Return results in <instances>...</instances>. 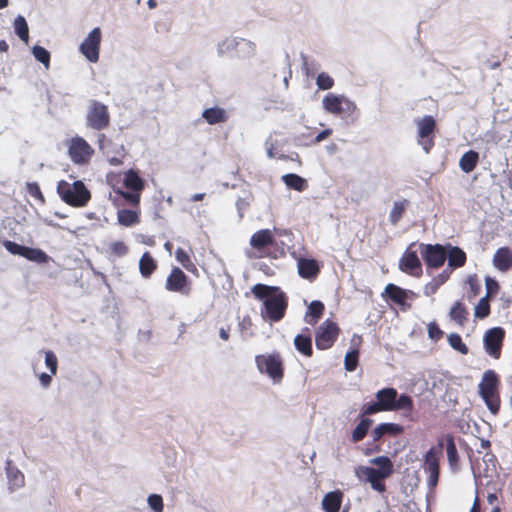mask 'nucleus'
Masks as SVG:
<instances>
[{
  "label": "nucleus",
  "instance_id": "obj_19",
  "mask_svg": "<svg viewBox=\"0 0 512 512\" xmlns=\"http://www.w3.org/2000/svg\"><path fill=\"white\" fill-rule=\"evenodd\" d=\"M249 243L253 249L262 251L265 248L274 246L276 244V240L272 230L261 229L252 234Z\"/></svg>",
  "mask_w": 512,
  "mask_h": 512
},
{
  "label": "nucleus",
  "instance_id": "obj_24",
  "mask_svg": "<svg viewBox=\"0 0 512 512\" xmlns=\"http://www.w3.org/2000/svg\"><path fill=\"white\" fill-rule=\"evenodd\" d=\"M492 263L494 267L501 271L506 272L512 267V250L510 247L503 246L496 250Z\"/></svg>",
  "mask_w": 512,
  "mask_h": 512
},
{
  "label": "nucleus",
  "instance_id": "obj_32",
  "mask_svg": "<svg viewBox=\"0 0 512 512\" xmlns=\"http://www.w3.org/2000/svg\"><path fill=\"white\" fill-rule=\"evenodd\" d=\"M203 119L210 125L223 123L227 120L226 111L220 107H210L202 112Z\"/></svg>",
  "mask_w": 512,
  "mask_h": 512
},
{
  "label": "nucleus",
  "instance_id": "obj_28",
  "mask_svg": "<svg viewBox=\"0 0 512 512\" xmlns=\"http://www.w3.org/2000/svg\"><path fill=\"white\" fill-rule=\"evenodd\" d=\"M445 449L447 454L448 464L453 472L459 470V454L452 434L445 436Z\"/></svg>",
  "mask_w": 512,
  "mask_h": 512
},
{
  "label": "nucleus",
  "instance_id": "obj_61",
  "mask_svg": "<svg viewBox=\"0 0 512 512\" xmlns=\"http://www.w3.org/2000/svg\"><path fill=\"white\" fill-rule=\"evenodd\" d=\"M250 202L247 198H238L235 205L239 215V218H243V213L246 208L249 206Z\"/></svg>",
  "mask_w": 512,
  "mask_h": 512
},
{
  "label": "nucleus",
  "instance_id": "obj_50",
  "mask_svg": "<svg viewBox=\"0 0 512 512\" xmlns=\"http://www.w3.org/2000/svg\"><path fill=\"white\" fill-rule=\"evenodd\" d=\"M316 85L319 90H329L334 86V79L326 72H321L316 78Z\"/></svg>",
  "mask_w": 512,
  "mask_h": 512
},
{
  "label": "nucleus",
  "instance_id": "obj_35",
  "mask_svg": "<svg viewBox=\"0 0 512 512\" xmlns=\"http://www.w3.org/2000/svg\"><path fill=\"white\" fill-rule=\"evenodd\" d=\"M451 271L449 269L443 270L439 275L434 277L430 282H428L424 287V294L426 296L433 295L437 292L439 287L443 285L450 277Z\"/></svg>",
  "mask_w": 512,
  "mask_h": 512
},
{
  "label": "nucleus",
  "instance_id": "obj_17",
  "mask_svg": "<svg viewBox=\"0 0 512 512\" xmlns=\"http://www.w3.org/2000/svg\"><path fill=\"white\" fill-rule=\"evenodd\" d=\"M298 274L307 280H314L320 273V264L313 258L301 257L297 260Z\"/></svg>",
  "mask_w": 512,
  "mask_h": 512
},
{
  "label": "nucleus",
  "instance_id": "obj_30",
  "mask_svg": "<svg viewBox=\"0 0 512 512\" xmlns=\"http://www.w3.org/2000/svg\"><path fill=\"white\" fill-rule=\"evenodd\" d=\"M479 153L475 150H468L466 151L459 160V167L464 173H470L472 172L478 162H479Z\"/></svg>",
  "mask_w": 512,
  "mask_h": 512
},
{
  "label": "nucleus",
  "instance_id": "obj_25",
  "mask_svg": "<svg viewBox=\"0 0 512 512\" xmlns=\"http://www.w3.org/2000/svg\"><path fill=\"white\" fill-rule=\"evenodd\" d=\"M5 470L8 479L9 490L11 492H14L15 490L24 486V475L15 465H13L11 460L6 461Z\"/></svg>",
  "mask_w": 512,
  "mask_h": 512
},
{
  "label": "nucleus",
  "instance_id": "obj_2",
  "mask_svg": "<svg viewBox=\"0 0 512 512\" xmlns=\"http://www.w3.org/2000/svg\"><path fill=\"white\" fill-rule=\"evenodd\" d=\"M57 193L60 199L72 207H84L91 199V193L81 180L72 184L61 180L57 184Z\"/></svg>",
  "mask_w": 512,
  "mask_h": 512
},
{
  "label": "nucleus",
  "instance_id": "obj_40",
  "mask_svg": "<svg viewBox=\"0 0 512 512\" xmlns=\"http://www.w3.org/2000/svg\"><path fill=\"white\" fill-rule=\"evenodd\" d=\"M14 33L24 43L29 42V26L24 16L18 15L13 22Z\"/></svg>",
  "mask_w": 512,
  "mask_h": 512
},
{
  "label": "nucleus",
  "instance_id": "obj_1",
  "mask_svg": "<svg viewBox=\"0 0 512 512\" xmlns=\"http://www.w3.org/2000/svg\"><path fill=\"white\" fill-rule=\"evenodd\" d=\"M251 292L257 300L262 301L261 316L265 321L279 322L284 318L288 297L280 287L257 283Z\"/></svg>",
  "mask_w": 512,
  "mask_h": 512
},
{
  "label": "nucleus",
  "instance_id": "obj_10",
  "mask_svg": "<svg viewBox=\"0 0 512 512\" xmlns=\"http://www.w3.org/2000/svg\"><path fill=\"white\" fill-rule=\"evenodd\" d=\"M504 338L505 330L502 327L497 326L488 329L483 336L485 352L492 358L499 359Z\"/></svg>",
  "mask_w": 512,
  "mask_h": 512
},
{
  "label": "nucleus",
  "instance_id": "obj_15",
  "mask_svg": "<svg viewBox=\"0 0 512 512\" xmlns=\"http://www.w3.org/2000/svg\"><path fill=\"white\" fill-rule=\"evenodd\" d=\"M369 462L376 467L367 466L368 472L380 476V479H387L394 473L393 462L388 456H377L370 459Z\"/></svg>",
  "mask_w": 512,
  "mask_h": 512
},
{
  "label": "nucleus",
  "instance_id": "obj_52",
  "mask_svg": "<svg viewBox=\"0 0 512 512\" xmlns=\"http://www.w3.org/2000/svg\"><path fill=\"white\" fill-rule=\"evenodd\" d=\"M147 504L153 512H163V498L160 494H150L147 498Z\"/></svg>",
  "mask_w": 512,
  "mask_h": 512
},
{
  "label": "nucleus",
  "instance_id": "obj_49",
  "mask_svg": "<svg viewBox=\"0 0 512 512\" xmlns=\"http://www.w3.org/2000/svg\"><path fill=\"white\" fill-rule=\"evenodd\" d=\"M116 193L121 195L129 204L133 206H138L140 203V191L119 189L116 191Z\"/></svg>",
  "mask_w": 512,
  "mask_h": 512
},
{
  "label": "nucleus",
  "instance_id": "obj_34",
  "mask_svg": "<svg viewBox=\"0 0 512 512\" xmlns=\"http://www.w3.org/2000/svg\"><path fill=\"white\" fill-rule=\"evenodd\" d=\"M256 53V45L254 42L240 38L237 45L235 57L238 59H249Z\"/></svg>",
  "mask_w": 512,
  "mask_h": 512
},
{
  "label": "nucleus",
  "instance_id": "obj_60",
  "mask_svg": "<svg viewBox=\"0 0 512 512\" xmlns=\"http://www.w3.org/2000/svg\"><path fill=\"white\" fill-rule=\"evenodd\" d=\"M467 283L472 293L471 297L477 296L481 291V284L478 281L477 275H469Z\"/></svg>",
  "mask_w": 512,
  "mask_h": 512
},
{
  "label": "nucleus",
  "instance_id": "obj_29",
  "mask_svg": "<svg viewBox=\"0 0 512 512\" xmlns=\"http://www.w3.org/2000/svg\"><path fill=\"white\" fill-rule=\"evenodd\" d=\"M123 185L128 190L142 192L145 187V181L141 178L137 170L129 169L124 173Z\"/></svg>",
  "mask_w": 512,
  "mask_h": 512
},
{
  "label": "nucleus",
  "instance_id": "obj_39",
  "mask_svg": "<svg viewBox=\"0 0 512 512\" xmlns=\"http://www.w3.org/2000/svg\"><path fill=\"white\" fill-rule=\"evenodd\" d=\"M157 264L149 252H144L139 260V271L144 278H149Z\"/></svg>",
  "mask_w": 512,
  "mask_h": 512
},
{
  "label": "nucleus",
  "instance_id": "obj_20",
  "mask_svg": "<svg viewBox=\"0 0 512 512\" xmlns=\"http://www.w3.org/2000/svg\"><path fill=\"white\" fill-rule=\"evenodd\" d=\"M499 385V375L494 370L488 369L483 373L481 382L478 384L479 394L498 393Z\"/></svg>",
  "mask_w": 512,
  "mask_h": 512
},
{
  "label": "nucleus",
  "instance_id": "obj_63",
  "mask_svg": "<svg viewBox=\"0 0 512 512\" xmlns=\"http://www.w3.org/2000/svg\"><path fill=\"white\" fill-rule=\"evenodd\" d=\"M285 65L288 69V72H287V75L284 76L283 82H284L285 87L287 88L288 84H289V79L292 77L291 61H290V56H289L288 52L285 53Z\"/></svg>",
  "mask_w": 512,
  "mask_h": 512
},
{
  "label": "nucleus",
  "instance_id": "obj_18",
  "mask_svg": "<svg viewBox=\"0 0 512 512\" xmlns=\"http://www.w3.org/2000/svg\"><path fill=\"white\" fill-rule=\"evenodd\" d=\"M405 289L400 286L389 283L386 285L384 292L382 295L387 298V300L393 302L394 304L400 306L401 310L406 311L410 309L411 305L406 301L405 298Z\"/></svg>",
  "mask_w": 512,
  "mask_h": 512
},
{
  "label": "nucleus",
  "instance_id": "obj_55",
  "mask_svg": "<svg viewBox=\"0 0 512 512\" xmlns=\"http://www.w3.org/2000/svg\"><path fill=\"white\" fill-rule=\"evenodd\" d=\"M176 260L188 271H191V268L194 267L193 263L190 260L189 255L182 248H177L175 252Z\"/></svg>",
  "mask_w": 512,
  "mask_h": 512
},
{
  "label": "nucleus",
  "instance_id": "obj_4",
  "mask_svg": "<svg viewBox=\"0 0 512 512\" xmlns=\"http://www.w3.org/2000/svg\"><path fill=\"white\" fill-rule=\"evenodd\" d=\"M323 109L333 115L342 118H351L354 120L357 106L354 101L350 100L343 94L328 93L322 99Z\"/></svg>",
  "mask_w": 512,
  "mask_h": 512
},
{
  "label": "nucleus",
  "instance_id": "obj_47",
  "mask_svg": "<svg viewBox=\"0 0 512 512\" xmlns=\"http://www.w3.org/2000/svg\"><path fill=\"white\" fill-rule=\"evenodd\" d=\"M449 345L459 353L466 355L469 352L467 345L463 342L462 337L458 333H451L448 335Z\"/></svg>",
  "mask_w": 512,
  "mask_h": 512
},
{
  "label": "nucleus",
  "instance_id": "obj_48",
  "mask_svg": "<svg viewBox=\"0 0 512 512\" xmlns=\"http://www.w3.org/2000/svg\"><path fill=\"white\" fill-rule=\"evenodd\" d=\"M490 314V301L487 296L482 297L474 308V316L485 319Z\"/></svg>",
  "mask_w": 512,
  "mask_h": 512
},
{
  "label": "nucleus",
  "instance_id": "obj_59",
  "mask_svg": "<svg viewBox=\"0 0 512 512\" xmlns=\"http://www.w3.org/2000/svg\"><path fill=\"white\" fill-rule=\"evenodd\" d=\"M110 251L115 256L123 257L128 253V247L124 242L116 241L110 245Z\"/></svg>",
  "mask_w": 512,
  "mask_h": 512
},
{
  "label": "nucleus",
  "instance_id": "obj_3",
  "mask_svg": "<svg viewBox=\"0 0 512 512\" xmlns=\"http://www.w3.org/2000/svg\"><path fill=\"white\" fill-rule=\"evenodd\" d=\"M375 398L380 402L385 411L405 410L411 413L414 404L413 399L406 393L399 394L393 387H385L378 390Z\"/></svg>",
  "mask_w": 512,
  "mask_h": 512
},
{
  "label": "nucleus",
  "instance_id": "obj_42",
  "mask_svg": "<svg viewBox=\"0 0 512 512\" xmlns=\"http://www.w3.org/2000/svg\"><path fill=\"white\" fill-rule=\"evenodd\" d=\"M482 400L484 401L485 405L487 406L488 410L493 414L497 415L500 411V395L498 393H490V394H479Z\"/></svg>",
  "mask_w": 512,
  "mask_h": 512
},
{
  "label": "nucleus",
  "instance_id": "obj_22",
  "mask_svg": "<svg viewBox=\"0 0 512 512\" xmlns=\"http://www.w3.org/2000/svg\"><path fill=\"white\" fill-rule=\"evenodd\" d=\"M446 253L448 261V268L451 272L454 269L464 266L466 263V253L458 246H453L450 243L446 244Z\"/></svg>",
  "mask_w": 512,
  "mask_h": 512
},
{
  "label": "nucleus",
  "instance_id": "obj_57",
  "mask_svg": "<svg viewBox=\"0 0 512 512\" xmlns=\"http://www.w3.org/2000/svg\"><path fill=\"white\" fill-rule=\"evenodd\" d=\"M428 337L433 341H438L443 336V331L440 329L439 325L433 321L430 322L427 326Z\"/></svg>",
  "mask_w": 512,
  "mask_h": 512
},
{
  "label": "nucleus",
  "instance_id": "obj_16",
  "mask_svg": "<svg viewBox=\"0 0 512 512\" xmlns=\"http://www.w3.org/2000/svg\"><path fill=\"white\" fill-rule=\"evenodd\" d=\"M399 268L401 271L416 277L422 273V265L415 251L407 250L404 253L400 259Z\"/></svg>",
  "mask_w": 512,
  "mask_h": 512
},
{
  "label": "nucleus",
  "instance_id": "obj_7",
  "mask_svg": "<svg viewBox=\"0 0 512 512\" xmlns=\"http://www.w3.org/2000/svg\"><path fill=\"white\" fill-rule=\"evenodd\" d=\"M420 254L427 267L429 269H438L444 265L447 253L446 244H420Z\"/></svg>",
  "mask_w": 512,
  "mask_h": 512
},
{
  "label": "nucleus",
  "instance_id": "obj_11",
  "mask_svg": "<svg viewBox=\"0 0 512 512\" xmlns=\"http://www.w3.org/2000/svg\"><path fill=\"white\" fill-rule=\"evenodd\" d=\"M68 154L75 164L83 165L90 161L94 149L84 138L76 136L71 139Z\"/></svg>",
  "mask_w": 512,
  "mask_h": 512
},
{
  "label": "nucleus",
  "instance_id": "obj_54",
  "mask_svg": "<svg viewBox=\"0 0 512 512\" xmlns=\"http://www.w3.org/2000/svg\"><path fill=\"white\" fill-rule=\"evenodd\" d=\"M45 365H46L47 369L50 371L51 375H55L57 373V368H58L57 356L51 350L45 351Z\"/></svg>",
  "mask_w": 512,
  "mask_h": 512
},
{
  "label": "nucleus",
  "instance_id": "obj_64",
  "mask_svg": "<svg viewBox=\"0 0 512 512\" xmlns=\"http://www.w3.org/2000/svg\"><path fill=\"white\" fill-rule=\"evenodd\" d=\"M38 378L43 388H48L52 383V376L48 373L42 372L39 374Z\"/></svg>",
  "mask_w": 512,
  "mask_h": 512
},
{
  "label": "nucleus",
  "instance_id": "obj_53",
  "mask_svg": "<svg viewBox=\"0 0 512 512\" xmlns=\"http://www.w3.org/2000/svg\"><path fill=\"white\" fill-rule=\"evenodd\" d=\"M2 245L9 253L23 257L24 250L26 247L25 245H21L14 241L6 239L2 241Z\"/></svg>",
  "mask_w": 512,
  "mask_h": 512
},
{
  "label": "nucleus",
  "instance_id": "obj_44",
  "mask_svg": "<svg viewBox=\"0 0 512 512\" xmlns=\"http://www.w3.org/2000/svg\"><path fill=\"white\" fill-rule=\"evenodd\" d=\"M467 310L461 301H456L450 309L449 316L459 324L466 320Z\"/></svg>",
  "mask_w": 512,
  "mask_h": 512
},
{
  "label": "nucleus",
  "instance_id": "obj_37",
  "mask_svg": "<svg viewBox=\"0 0 512 512\" xmlns=\"http://www.w3.org/2000/svg\"><path fill=\"white\" fill-rule=\"evenodd\" d=\"M373 424V420L367 417H362L356 427L353 429L351 434V441L353 443H358L363 440L367 435L371 425Z\"/></svg>",
  "mask_w": 512,
  "mask_h": 512
},
{
  "label": "nucleus",
  "instance_id": "obj_23",
  "mask_svg": "<svg viewBox=\"0 0 512 512\" xmlns=\"http://www.w3.org/2000/svg\"><path fill=\"white\" fill-rule=\"evenodd\" d=\"M400 424L385 422L378 424L371 432L374 442L380 441L384 436H397L403 432Z\"/></svg>",
  "mask_w": 512,
  "mask_h": 512
},
{
  "label": "nucleus",
  "instance_id": "obj_27",
  "mask_svg": "<svg viewBox=\"0 0 512 512\" xmlns=\"http://www.w3.org/2000/svg\"><path fill=\"white\" fill-rule=\"evenodd\" d=\"M296 350L304 356L310 357L313 354L312 337L309 328H304L303 333L297 334L294 338Z\"/></svg>",
  "mask_w": 512,
  "mask_h": 512
},
{
  "label": "nucleus",
  "instance_id": "obj_6",
  "mask_svg": "<svg viewBox=\"0 0 512 512\" xmlns=\"http://www.w3.org/2000/svg\"><path fill=\"white\" fill-rule=\"evenodd\" d=\"M86 124L97 131L107 128L110 124L108 107L98 100L91 99L86 114Z\"/></svg>",
  "mask_w": 512,
  "mask_h": 512
},
{
  "label": "nucleus",
  "instance_id": "obj_31",
  "mask_svg": "<svg viewBox=\"0 0 512 512\" xmlns=\"http://www.w3.org/2000/svg\"><path fill=\"white\" fill-rule=\"evenodd\" d=\"M283 183L292 190L302 192L307 189L308 182L302 176L295 173H287L281 177Z\"/></svg>",
  "mask_w": 512,
  "mask_h": 512
},
{
  "label": "nucleus",
  "instance_id": "obj_51",
  "mask_svg": "<svg viewBox=\"0 0 512 512\" xmlns=\"http://www.w3.org/2000/svg\"><path fill=\"white\" fill-rule=\"evenodd\" d=\"M385 411L380 402L376 399V401H371L363 405L361 409L362 416L374 415L379 412Z\"/></svg>",
  "mask_w": 512,
  "mask_h": 512
},
{
  "label": "nucleus",
  "instance_id": "obj_14",
  "mask_svg": "<svg viewBox=\"0 0 512 512\" xmlns=\"http://www.w3.org/2000/svg\"><path fill=\"white\" fill-rule=\"evenodd\" d=\"M424 470L429 474L428 486L434 488L438 484L440 475L438 452L434 447L424 455Z\"/></svg>",
  "mask_w": 512,
  "mask_h": 512
},
{
  "label": "nucleus",
  "instance_id": "obj_38",
  "mask_svg": "<svg viewBox=\"0 0 512 512\" xmlns=\"http://www.w3.org/2000/svg\"><path fill=\"white\" fill-rule=\"evenodd\" d=\"M118 223L125 227H132L140 222L139 213L131 209H121L117 212Z\"/></svg>",
  "mask_w": 512,
  "mask_h": 512
},
{
  "label": "nucleus",
  "instance_id": "obj_58",
  "mask_svg": "<svg viewBox=\"0 0 512 512\" xmlns=\"http://www.w3.org/2000/svg\"><path fill=\"white\" fill-rule=\"evenodd\" d=\"M26 190L29 193V195L34 197L35 199H38L41 202L45 201L44 196L41 192L40 186L37 182H28L26 184Z\"/></svg>",
  "mask_w": 512,
  "mask_h": 512
},
{
  "label": "nucleus",
  "instance_id": "obj_26",
  "mask_svg": "<svg viewBox=\"0 0 512 512\" xmlns=\"http://www.w3.org/2000/svg\"><path fill=\"white\" fill-rule=\"evenodd\" d=\"M344 494L340 490H333L326 493L322 499V509L325 512H339Z\"/></svg>",
  "mask_w": 512,
  "mask_h": 512
},
{
  "label": "nucleus",
  "instance_id": "obj_21",
  "mask_svg": "<svg viewBox=\"0 0 512 512\" xmlns=\"http://www.w3.org/2000/svg\"><path fill=\"white\" fill-rule=\"evenodd\" d=\"M355 475L360 479L369 483L371 488L379 493H383L386 491V485L384 480L380 479V476L368 472L367 466H358L355 469Z\"/></svg>",
  "mask_w": 512,
  "mask_h": 512
},
{
  "label": "nucleus",
  "instance_id": "obj_36",
  "mask_svg": "<svg viewBox=\"0 0 512 512\" xmlns=\"http://www.w3.org/2000/svg\"><path fill=\"white\" fill-rule=\"evenodd\" d=\"M23 258L37 264H47L51 257L42 249L34 247H25Z\"/></svg>",
  "mask_w": 512,
  "mask_h": 512
},
{
  "label": "nucleus",
  "instance_id": "obj_13",
  "mask_svg": "<svg viewBox=\"0 0 512 512\" xmlns=\"http://www.w3.org/2000/svg\"><path fill=\"white\" fill-rule=\"evenodd\" d=\"M165 288L187 296L190 292L189 278L179 267H173L166 279Z\"/></svg>",
  "mask_w": 512,
  "mask_h": 512
},
{
  "label": "nucleus",
  "instance_id": "obj_41",
  "mask_svg": "<svg viewBox=\"0 0 512 512\" xmlns=\"http://www.w3.org/2000/svg\"><path fill=\"white\" fill-rule=\"evenodd\" d=\"M239 37H226L217 43V56L223 57L226 54L236 53Z\"/></svg>",
  "mask_w": 512,
  "mask_h": 512
},
{
  "label": "nucleus",
  "instance_id": "obj_56",
  "mask_svg": "<svg viewBox=\"0 0 512 512\" xmlns=\"http://www.w3.org/2000/svg\"><path fill=\"white\" fill-rule=\"evenodd\" d=\"M485 287H486V295L487 297L495 296L499 290V283L495 278L490 276L485 277Z\"/></svg>",
  "mask_w": 512,
  "mask_h": 512
},
{
  "label": "nucleus",
  "instance_id": "obj_9",
  "mask_svg": "<svg viewBox=\"0 0 512 512\" xmlns=\"http://www.w3.org/2000/svg\"><path fill=\"white\" fill-rule=\"evenodd\" d=\"M339 333L337 324L329 319L325 320L315 332V344L317 349L326 350L336 341Z\"/></svg>",
  "mask_w": 512,
  "mask_h": 512
},
{
  "label": "nucleus",
  "instance_id": "obj_62",
  "mask_svg": "<svg viewBox=\"0 0 512 512\" xmlns=\"http://www.w3.org/2000/svg\"><path fill=\"white\" fill-rule=\"evenodd\" d=\"M332 134V129L327 128L320 131L313 139H311L309 145L317 144L323 140H325L328 136Z\"/></svg>",
  "mask_w": 512,
  "mask_h": 512
},
{
  "label": "nucleus",
  "instance_id": "obj_8",
  "mask_svg": "<svg viewBox=\"0 0 512 512\" xmlns=\"http://www.w3.org/2000/svg\"><path fill=\"white\" fill-rule=\"evenodd\" d=\"M101 39V29L95 27L88 33L79 46L80 53L90 63H96L99 60Z\"/></svg>",
  "mask_w": 512,
  "mask_h": 512
},
{
  "label": "nucleus",
  "instance_id": "obj_12",
  "mask_svg": "<svg viewBox=\"0 0 512 512\" xmlns=\"http://www.w3.org/2000/svg\"><path fill=\"white\" fill-rule=\"evenodd\" d=\"M418 144L426 153H429L434 146L433 135L436 128V121L433 116L426 115L417 123Z\"/></svg>",
  "mask_w": 512,
  "mask_h": 512
},
{
  "label": "nucleus",
  "instance_id": "obj_45",
  "mask_svg": "<svg viewBox=\"0 0 512 512\" xmlns=\"http://www.w3.org/2000/svg\"><path fill=\"white\" fill-rule=\"evenodd\" d=\"M408 201L406 199L402 201H395L393 203V207L390 211L389 220L393 225H396L398 221L401 219L407 205Z\"/></svg>",
  "mask_w": 512,
  "mask_h": 512
},
{
  "label": "nucleus",
  "instance_id": "obj_46",
  "mask_svg": "<svg viewBox=\"0 0 512 512\" xmlns=\"http://www.w3.org/2000/svg\"><path fill=\"white\" fill-rule=\"evenodd\" d=\"M359 350L351 347L345 354L344 367L347 371H354L358 365Z\"/></svg>",
  "mask_w": 512,
  "mask_h": 512
},
{
  "label": "nucleus",
  "instance_id": "obj_43",
  "mask_svg": "<svg viewBox=\"0 0 512 512\" xmlns=\"http://www.w3.org/2000/svg\"><path fill=\"white\" fill-rule=\"evenodd\" d=\"M31 53L35 60L43 64L46 69L50 67L51 54L45 47L34 45L31 48Z\"/></svg>",
  "mask_w": 512,
  "mask_h": 512
},
{
  "label": "nucleus",
  "instance_id": "obj_33",
  "mask_svg": "<svg viewBox=\"0 0 512 512\" xmlns=\"http://www.w3.org/2000/svg\"><path fill=\"white\" fill-rule=\"evenodd\" d=\"M324 308V304L321 301H311L307 307L305 321L310 325L316 324L318 320L322 317Z\"/></svg>",
  "mask_w": 512,
  "mask_h": 512
},
{
  "label": "nucleus",
  "instance_id": "obj_5",
  "mask_svg": "<svg viewBox=\"0 0 512 512\" xmlns=\"http://www.w3.org/2000/svg\"><path fill=\"white\" fill-rule=\"evenodd\" d=\"M255 363L260 373L266 374L274 383H280L284 376L283 362L278 353L255 356Z\"/></svg>",
  "mask_w": 512,
  "mask_h": 512
}]
</instances>
